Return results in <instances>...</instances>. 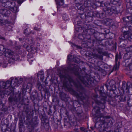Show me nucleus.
<instances>
[{
    "label": "nucleus",
    "mask_w": 132,
    "mask_h": 132,
    "mask_svg": "<svg viewBox=\"0 0 132 132\" xmlns=\"http://www.w3.org/2000/svg\"><path fill=\"white\" fill-rule=\"evenodd\" d=\"M27 29H26L24 30V33L25 34H28V33H27V32H26V31H27Z\"/></svg>",
    "instance_id": "obj_43"
},
{
    "label": "nucleus",
    "mask_w": 132,
    "mask_h": 132,
    "mask_svg": "<svg viewBox=\"0 0 132 132\" xmlns=\"http://www.w3.org/2000/svg\"><path fill=\"white\" fill-rule=\"evenodd\" d=\"M1 38L2 39H5V38L3 37H2Z\"/></svg>",
    "instance_id": "obj_47"
},
{
    "label": "nucleus",
    "mask_w": 132,
    "mask_h": 132,
    "mask_svg": "<svg viewBox=\"0 0 132 132\" xmlns=\"http://www.w3.org/2000/svg\"><path fill=\"white\" fill-rule=\"evenodd\" d=\"M59 75L61 78H65V75H61V74H59Z\"/></svg>",
    "instance_id": "obj_39"
},
{
    "label": "nucleus",
    "mask_w": 132,
    "mask_h": 132,
    "mask_svg": "<svg viewBox=\"0 0 132 132\" xmlns=\"http://www.w3.org/2000/svg\"><path fill=\"white\" fill-rule=\"evenodd\" d=\"M114 122V120L113 119H111L109 120V121L107 123V125L109 126H112V125H113Z\"/></svg>",
    "instance_id": "obj_21"
},
{
    "label": "nucleus",
    "mask_w": 132,
    "mask_h": 132,
    "mask_svg": "<svg viewBox=\"0 0 132 132\" xmlns=\"http://www.w3.org/2000/svg\"><path fill=\"white\" fill-rule=\"evenodd\" d=\"M68 68L72 73H74L78 77L79 80L85 86L88 87L91 84V81L88 77V75L85 73L84 71H83V72L81 71L82 73H79L78 71L79 70V68L78 66L73 64L69 67Z\"/></svg>",
    "instance_id": "obj_2"
},
{
    "label": "nucleus",
    "mask_w": 132,
    "mask_h": 132,
    "mask_svg": "<svg viewBox=\"0 0 132 132\" xmlns=\"http://www.w3.org/2000/svg\"><path fill=\"white\" fill-rule=\"evenodd\" d=\"M1 2V0H0V3Z\"/></svg>",
    "instance_id": "obj_56"
},
{
    "label": "nucleus",
    "mask_w": 132,
    "mask_h": 132,
    "mask_svg": "<svg viewBox=\"0 0 132 132\" xmlns=\"http://www.w3.org/2000/svg\"><path fill=\"white\" fill-rule=\"evenodd\" d=\"M32 83L28 82L27 86V88L28 89L30 88L32 86Z\"/></svg>",
    "instance_id": "obj_29"
},
{
    "label": "nucleus",
    "mask_w": 132,
    "mask_h": 132,
    "mask_svg": "<svg viewBox=\"0 0 132 132\" xmlns=\"http://www.w3.org/2000/svg\"><path fill=\"white\" fill-rule=\"evenodd\" d=\"M3 24V21L2 20H0V25H2Z\"/></svg>",
    "instance_id": "obj_44"
},
{
    "label": "nucleus",
    "mask_w": 132,
    "mask_h": 132,
    "mask_svg": "<svg viewBox=\"0 0 132 132\" xmlns=\"http://www.w3.org/2000/svg\"><path fill=\"white\" fill-rule=\"evenodd\" d=\"M105 86L107 87V88H108V87H107V85H105Z\"/></svg>",
    "instance_id": "obj_51"
},
{
    "label": "nucleus",
    "mask_w": 132,
    "mask_h": 132,
    "mask_svg": "<svg viewBox=\"0 0 132 132\" xmlns=\"http://www.w3.org/2000/svg\"><path fill=\"white\" fill-rule=\"evenodd\" d=\"M129 69L130 70H132V63H131L129 65Z\"/></svg>",
    "instance_id": "obj_38"
},
{
    "label": "nucleus",
    "mask_w": 132,
    "mask_h": 132,
    "mask_svg": "<svg viewBox=\"0 0 132 132\" xmlns=\"http://www.w3.org/2000/svg\"><path fill=\"white\" fill-rule=\"evenodd\" d=\"M10 79H11V83L13 85L12 86V87H14L15 86H18L16 85L18 84V79L17 78L14 79L13 77L11 78Z\"/></svg>",
    "instance_id": "obj_13"
},
{
    "label": "nucleus",
    "mask_w": 132,
    "mask_h": 132,
    "mask_svg": "<svg viewBox=\"0 0 132 132\" xmlns=\"http://www.w3.org/2000/svg\"><path fill=\"white\" fill-rule=\"evenodd\" d=\"M130 84L129 83H128L127 84L125 81L123 82L122 86L121 88L123 91H124L125 90L128 91V89L130 88L129 86L128 85V84Z\"/></svg>",
    "instance_id": "obj_11"
},
{
    "label": "nucleus",
    "mask_w": 132,
    "mask_h": 132,
    "mask_svg": "<svg viewBox=\"0 0 132 132\" xmlns=\"http://www.w3.org/2000/svg\"><path fill=\"white\" fill-rule=\"evenodd\" d=\"M119 68V66L118 65L116 64V65L113 67V70H118Z\"/></svg>",
    "instance_id": "obj_28"
},
{
    "label": "nucleus",
    "mask_w": 132,
    "mask_h": 132,
    "mask_svg": "<svg viewBox=\"0 0 132 132\" xmlns=\"http://www.w3.org/2000/svg\"><path fill=\"white\" fill-rule=\"evenodd\" d=\"M119 12V11L117 10L115 6H112L110 8H106V13L109 15H111L113 13L117 14Z\"/></svg>",
    "instance_id": "obj_8"
},
{
    "label": "nucleus",
    "mask_w": 132,
    "mask_h": 132,
    "mask_svg": "<svg viewBox=\"0 0 132 132\" xmlns=\"http://www.w3.org/2000/svg\"><path fill=\"white\" fill-rule=\"evenodd\" d=\"M127 55V54H125V55H124V57H125V56H126V55Z\"/></svg>",
    "instance_id": "obj_48"
},
{
    "label": "nucleus",
    "mask_w": 132,
    "mask_h": 132,
    "mask_svg": "<svg viewBox=\"0 0 132 132\" xmlns=\"http://www.w3.org/2000/svg\"><path fill=\"white\" fill-rule=\"evenodd\" d=\"M65 15H63V19L64 20H66L68 19V18L67 17H66V18H65Z\"/></svg>",
    "instance_id": "obj_40"
},
{
    "label": "nucleus",
    "mask_w": 132,
    "mask_h": 132,
    "mask_svg": "<svg viewBox=\"0 0 132 132\" xmlns=\"http://www.w3.org/2000/svg\"><path fill=\"white\" fill-rule=\"evenodd\" d=\"M106 10H105L103 12L100 13L99 17L101 18H103L106 16L105 14H108V13H106Z\"/></svg>",
    "instance_id": "obj_18"
},
{
    "label": "nucleus",
    "mask_w": 132,
    "mask_h": 132,
    "mask_svg": "<svg viewBox=\"0 0 132 132\" xmlns=\"http://www.w3.org/2000/svg\"><path fill=\"white\" fill-rule=\"evenodd\" d=\"M14 10H16V11H14V12L16 13V12H18L17 8L16 7H14Z\"/></svg>",
    "instance_id": "obj_42"
},
{
    "label": "nucleus",
    "mask_w": 132,
    "mask_h": 132,
    "mask_svg": "<svg viewBox=\"0 0 132 132\" xmlns=\"http://www.w3.org/2000/svg\"><path fill=\"white\" fill-rule=\"evenodd\" d=\"M44 127L45 130L46 131H49L50 127L48 123H44Z\"/></svg>",
    "instance_id": "obj_19"
},
{
    "label": "nucleus",
    "mask_w": 132,
    "mask_h": 132,
    "mask_svg": "<svg viewBox=\"0 0 132 132\" xmlns=\"http://www.w3.org/2000/svg\"><path fill=\"white\" fill-rule=\"evenodd\" d=\"M37 77H39L40 79L43 81L44 78V73L42 71L39 72L37 75Z\"/></svg>",
    "instance_id": "obj_15"
},
{
    "label": "nucleus",
    "mask_w": 132,
    "mask_h": 132,
    "mask_svg": "<svg viewBox=\"0 0 132 132\" xmlns=\"http://www.w3.org/2000/svg\"><path fill=\"white\" fill-rule=\"evenodd\" d=\"M96 49L98 53L102 55H99L98 54H93V56L95 59H99L101 60H102L103 55L108 56L109 55L107 52H103V48H101L100 47H98Z\"/></svg>",
    "instance_id": "obj_5"
},
{
    "label": "nucleus",
    "mask_w": 132,
    "mask_h": 132,
    "mask_svg": "<svg viewBox=\"0 0 132 132\" xmlns=\"http://www.w3.org/2000/svg\"><path fill=\"white\" fill-rule=\"evenodd\" d=\"M127 37L128 38V39L130 41H132V34L130 36L128 37Z\"/></svg>",
    "instance_id": "obj_35"
},
{
    "label": "nucleus",
    "mask_w": 132,
    "mask_h": 132,
    "mask_svg": "<svg viewBox=\"0 0 132 132\" xmlns=\"http://www.w3.org/2000/svg\"><path fill=\"white\" fill-rule=\"evenodd\" d=\"M105 24L106 25H109L111 24L112 22V20L109 18H107L104 19Z\"/></svg>",
    "instance_id": "obj_16"
},
{
    "label": "nucleus",
    "mask_w": 132,
    "mask_h": 132,
    "mask_svg": "<svg viewBox=\"0 0 132 132\" xmlns=\"http://www.w3.org/2000/svg\"><path fill=\"white\" fill-rule=\"evenodd\" d=\"M60 126L59 125H57V124H55V125H54V128H55V129H58V127H59Z\"/></svg>",
    "instance_id": "obj_37"
},
{
    "label": "nucleus",
    "mask_w": 132,
    "mask_h": 132,
    "mask_svg": "<svg viewBox=\"0 0 132 132\" xmlns=\"http://www.w3.org/2000/svg\"><path fill=\"white\" fill-rule=\"evenodd\" d=\"M10 80H7L6 82H3L2 84L3 87L5 88H7L11 86H12V84L11 83V79H10Z\"/></svg>",
    "instance_id": "obj_10"
},
{
    "label": "nucleus",
    "mask_w": 132,
    "mask_h": 132,
    "mask_svg": "<svg viewBox=\"0 0 132 132\" xmlns=\"http://www.w3.org/2000/svg\"><path fill=\"white\" fill-rule=\"evenodd\" d=\"M94 132H95V131H94Z\"/></svg>",
    "instance_id": "obj_58"
},
{
    "label": "nucleus",
    "mask_w": 132,
    "mask_h": 132,
    "mask_svg": "<svg viewBox=\"0 0 132 132\" xmlns=\"http://www.w3.org/2000/svg\"><path fill=\"white\" fill-rule=\"evenodd\" d=\"M1 65V63H0V66Z\"/></svg>",
    "instance_id": "obj_55"
},
{
    "label": "nucleus",
    "mask_w": 132,
    "mask_h": 132,
    "mask_svg": "<svg viewBox=\"0 0 132 132\" xmlns=\"http://www.w3.org/2000/svg\"><path fill=\"white\" fill-rule=\"evenodd\" d=\"M93 34V33H91V34Z\"/></svg>",
    "instance_id": "obj_57"
},
{
    "label": "nucleus",
    "mask_w": 132,
    "mask_h": 132,
    "mask_svg": "<svg viewBox=\"0 0 132 132\" xmlns=\"http://www.w3.org/2000/svg\"><path fill=\"white\" fill-rule=\"evenodd\" d=\"M90 128L92 129H93V128L92 127H90Z\"/></svg>",
    "instance_id": "obj_54"
},
{
    "label": "nucleus",
    "mask_w": 132,
    "mask_h": 132,
    "mask_svg": "<svg viewBox=\"0 0 132 132\" xmlns=\"http://www.w3.org/2000/svg\"><path fill=\"white\" fill-rule=\"evenodd\" d=\"M80 129L81 130H84V128L83 127H81L80 128Z\"/></svg>",
    "instance_id": "obj_46"
},
{
    "label": "nucleus",
    "mask_w": 132,
    "mask_h": 132,
    "mask_svg": "<svg viewBox=\"0 0 132 132\" xmlns=\"http://www.w3.org/2000/svg\"><path fill=\"white\" fill-rule=\"evenodd\" d=\"M58 4L60 6H62L64 4V0H58Z\"/></svg>",
    "instance_id": "obj_25"
},
{
    "label": "nucleus",
    "mask_w": 132,
    "mask_h": 132,
    "mask_svg": "<svg viewBox=\"0 0 132 132\" xmlns=\"http://www.w3.org/2000/svg\"><path fill=\"white\" fill-rule=\"evenodd\" d=\"M73 45V46H75L77 48H78L79 49H81V47L80 46H77V45H75V44H72V46Z\"/></svg>",
    "instance_id": "obj_33"
},
{
    "label": "nucleus",
    "mask_w": 132,
    "mask_h": 132,
    "mask_svg": "<svg viewBox=\"0 0 132 132\" xmlns=\"http://www.w3.org/2000/svg\"><path fill=\"white\" fill-rule=\"evenodd\" d=\"M23 81V79L22 78H20L19 79V80H18V84H20Z\"/></svg>",
    "instance_id": "obj_36"
},
{
    "label": "nucleus",
    "mask_w": 132,
    "mask_h": 132,
    "mask_svg": "<svg viewBox=\"0 0 132 132\" xmlns=\"http://www.w3.org/2000/svg\"><path fill=\"white\" fill-rule=\"evenodd\" d=\"M129 34V32L128 31H125L123 33L124 35H125V36L126 35L128 36ZM126 37H128V36H127ZM127 38V37H126Z\"/></svg>",
    "instance_id": "obj_32"
},
{
    "label": "nucleus",
    "mask_w": 132,
    "mask_h": 132,
    "mask_svg": "<svg viewBox=\"0 0 132 132\" xmlns=\"http://www.w3.org/2000/svg\"><path fill=\"white\" fill-rule=\"evenodd\" d=\"M100 96L99 97H97V95H94L92 99L94 100L96 104L98 105L102 104L101 108L102 109H104L105 108L104 104L106 101V95L103 92L102 90L100 91Z\"/></svg>",
    "instance_id": "obj_4"
},
{
    "label": "nucleus",
    "mask_w": 132,
    "mask_h": 132,
    "mask_svg": "<svg viewBox=\"0 0 132 132\" xmlns=\"http://www.w3.org/2000/svg\"><path fill=\"white\" fill-rule=\"evenodd\" d=\"M10 103L12 102L13 101L16 102H18L20 103H22L23 101V98L22 95L21 93L17 94L14 97L10 96L8 99Z\"/></svg>",
    "instance_id": "obj_7"
},
{
    "label": "nucleus",
    "mask_w": 132,
    "mask_h": 132,
    "mask_svg": "<svg viewBox=\"0 0 132 132\" xmlns=\"http://www.w3.org/2000/svg\"><path fill=\"white\" fill-rule=\"evenodd\" d=\"M114 81L113 80H111L109 83V84L111 87V89L112 90H114L116 89V87L114 84Z\"/></svg>",
    "instance_id": "obj_14"
},
{
    "label": "nucleus",
    "mask_w": 132,
    "mask_h": 132,
    "mask_svg": "<svg viewBox=\"0 0 132 132\" xmlns=\"http://www.w3.org/2000/svg\"><path fill=\"white\" fill-rule=\"evenodd\" d=\"M67 79L68 81L63 82V87L81 101H83L84 100H86L85 90L79 82L78 80L74 81L70 77H68Z\"/></svg>",
    "instance_id": "obj_1"
},
{
    "label": "nucleus",
    "mask_w": 132,
    "mask_h": 132,
    "mask_svg": "<svg viewBox=\"0 0 132 132\" xmlns=\"http://www.w3.org/2000/svg\"><path fill=\"white\" fill-rule=\"evenodd\" d=\"M120 0H111V2H112L113 1H114V2H116V3H112L114 4H117V3L119 2V1H120Z\"/></svg>",
    "instance_id": "obj_34"
},
{
    "label": "nucleus",
    "mask_w": 132,
    "mask_h": 132,
    "mask_svg": "<svg viewBox=\"0 0 132 132\" xmlns=\"http://www.w3.org/2000/svg\"><path fill=\"white\" fill-rule=\"evenodd\" d=\"M88 16H89L90 17L94 16L93 15V12H90L88 13L87 14Z\"/></svg>",
    "instance_id": "obj_30"
},
{
    "label": "nucleus",
    "mask_w": 132,
    "mask_h": 132,
    "mask_svg": "<svg viewBox=\"0 0 132 132\" xmlns=\"http://www.w3.org/2000/svg\"><path fill=\"white\" fill-rule=\"evenodd\" d=\"M94 16H97L99 17L100 13L97 12H93Z\"/></svg>",
    "instance_id": "obj_26"
},
{
    "label": "nucleus",
    "mask_w": 132,
    "mask_h": 132,
    "mask_svg": "<svg viewBox=\"0 0 132 132\" xmlns=\"http://www.w3.org/2000/svg\"><path fill=\"white\" fill-rule=\"evenodd\" d=\"M67 59L69 61H74L75 62H78L79 59L77 58L75 56H72L69 54L67 57Z\"/></svg>",
    "instance_id": "obj_9"
},
{
    "label": "nucleus",
    "mask_w": 132,
    "mask_h": 132,
    "mask_svg": "<svg viewBox=\"0 0 132 132\" xmlns=\"http://www.w3.org/2000/svg\"><path fill=\"white\" fill-rule=\"evenodd\" d=\"M104 132H113V131L112 130H110L109 131H104Z\"/></svg>",
    "instance_id": "obj_45"
},
{
    "label": "nucleus",
    "mask_w": 132,
    "mask_h": 132,
    "mask_svg": "<svg viewBox=\"0 0 132 132\" xmlns=\"http://www.w3.org/2000/svg\"><path fill=\"white\" fill-rule=\"evenodd\" d=\"M100 108L96 106L94 107L93 110V111H95V118L97 122L95 125L97 124L99 125H103L105 122V119L110 118V116H104L102 114L100 113Z\"/></svg>",
    "instance_id": "obj_3"
},
{
    "label": "nucleus",
    "mask_w": 132,
    "mask_h": 132,
    "mask_svg": "<svg viewBox=\"0 0 132 132\" xmlns=\"http://www.w3.org/2000/svg\"><path fill=\"white\" fill-rule=\"evenodd\" d=\"M101 88L103 89V87H101Z\"/></svg>",
    "instance_id": "obj_53"
},
{
    "label": "nucleus",
    "mask_w": 132,
    "mask_h": 132,
    "mask_svg": "<svg viewBox=\"0 0 132 132\" xmlns=\"http://www.w3.org/2000/svg\"><path fill=\"white\" fill-rule=\"evenodd\" d=\"M85 37L84 36V33H83V34H79L78 35V38L79 39L83 40L85 38Z\"/></svg>",
    "instance_id": "obj_24"
},
{
    "label": "nucleus",
    "mask_w": 132,
    "mask_h": 132,
    "mask_svg": "<svg viewBox=\"0 0 132 132\" xmlns=\"http://www.w3.org/2000/svg\"><path fill=\"white\" fill-rule=\"evenodd\" d=\"M34 29L36 30H37V31H40V28H38L37 27H34Z\"/></svg>",
    "instance_id": "obj_41"
},
{
    "label": "nucleus",
    "mask_w": 132,
    "mask_h": 132,
    "mask_svg": "<svg viewBox=\"0 0 132 132\" xmlns=\"http://www.w3.org/2000/svg\"><path fill=\"white\" fill-rule=\"evenodd\" d=\"M19 130L20 132H21L22 128L23 123L22 122H21L19 123Z\"/></svg>",
    "instance_id": "obj_22"
},
{
    "label": "nucleus",
    "mask_w": 132,
    "mask_h": 132,
    "mask_svg": "<svg viewBox=\"0 0 132 132\" xmlns=\"http://www.w3.org/2000/svg\"><path fill=\"white\" fill-rule=\"evenodd\" d=\"M26 80L28 81V82L32 83L33 81V80L32 77L27 78Z\"/></svg>",
    "instance_id": "obj_23"
},
{
    "label": "nucleus",
    "mask_w": 132,
    "mask_h": 132,
    "mask_svg": "<svg viewBox=\"0 0 132 132\" xmlns=\"http://www.w3.org/2000/svg\"><path fill=\"white\" fill-rule=\"evenodd\" d=\"M130 78H132V77H130Z\"/></svg>",
    "instance_id": "obj_52"
},
{
    "label": "nucleus",
    "mask_w": 132,
    "mask_h": 132,
    "mask_svg": "<svg viewBox=\"0 0 132 132\" xmlns=\"http://www.w3.org/2000/svg\"><path fill=\"white\" fill-rule=\"evenodd\" d=\"M35 43V42L33 41L32 39H31L29 40L28 44L31 46H32Z\"/></svg>",
    "instance_id": "obj_27"
},
{
    "label": "nucleus",
    "mask_w": 132,
    "mask_h": 132,
    "mask_svg": "<svg viewBox=\"0 0 132 132\" xmlns=\"http://www.w3.org/2000/svg\"><path fill=\"white\" fill-rule=\"evenodd\" d=\"M10 11L5 8H3L0 9V13L5 15H8L10 13Z\"/></svg>",
    "instance_id": "obj_12"
},
{
    "label": "nucleus",
    "mask_w": 132,
    "mask_h": 132,
    "mask_svg": "<svg viewBox=\"0 0 132 132\" xmlns=\"http://www.w3.org/2000/svg\"><path fill=\"white\" fill-rule=\"evenodd\" d=\"M91 30H93V31H94V30H93V29H91Z\"/></svg>",
    "instance_id": "obj_50"
},
{
    "label": "nucleus",
    "mask_w": 132,
    "mask_h": 132,
    "mask_svg": "<svg viewBox=\"0 0 132 132\" xmlns=\"http://www.w3.org/2000/svg\"><path fill=\"white\" fill-rule=\"evenodd\" d=\"M120 59V56L118 55H116V59L115 60L116 61H117L118 59Z\"/></svg>",
    "instance_id": "obj_31"
},
{
    "label": "nucleus",
    "mask_w": 132,
    "mask_h": 132,
    "mask_svg": "<svg viewBox=\"0 0 132 132\" xmlns=\"http://www.w3.org/2000/svg\"><path fill=\"white\" fill-rule=\"evenodd\" d=\"M84 132H87L86 130H85Z\"/></svg>",
    "instance_id": "obj_49"
},
{
    "label": "nucleus",
    "mask_w": 132,
    "mask_h": 132,
    "mask_svg": "<svg viewBox=\"0 0 132 132\" xmlns=\"http://www.w3.org/2000/svg\"><path fill=\"white\" fill-rule=\"evenodd\" d=\"M5 52L6 55L8 54L9 55H12L13 53V52L12 51L8 49H6Z\"/></svg>",
    "instance_id": "obj_20"
},
{
    "label": "nucleus",
    "mask_w": 132,
    "mask_h": 132,
    "mask_svg": "<svg viewBox=\"0 0 132 132\" xmlns=\"http://www.w3.org/2000/svg\"><path fill=\"white\" fill-rule=\"evenodd\" d=\"M123 20L127 22H129L130 21H132V16H127L126 17L123 18Z\"/></svg>",
    "instance_id": "obj_17"
},
{
    "label": "nucleus",
    "mask_w": 132,
    "mask_h": 132,
    "mask_svg": "<svg viewBox=\"0 0 132 132\" xmlns=\"http://www.w3.org/2000/svg\"><path fill=\"white\" fill-rule=\"evenodd\" d=\"M38 122L36 119H33L27 123V131L31 132L35 127L38 126Z\"/></svg>",
    "instance_id": "obj_6"
}]
</instances>
